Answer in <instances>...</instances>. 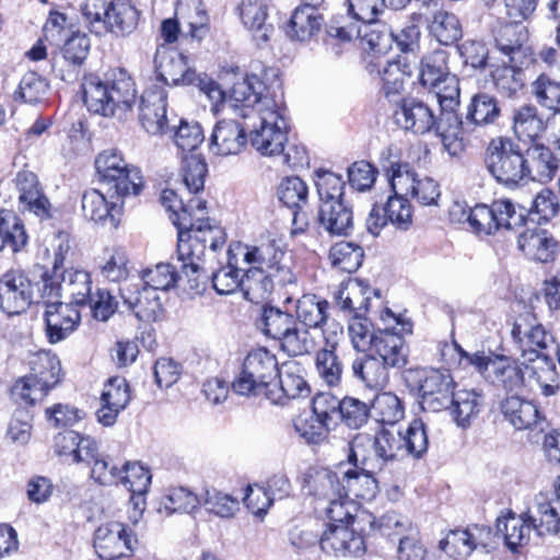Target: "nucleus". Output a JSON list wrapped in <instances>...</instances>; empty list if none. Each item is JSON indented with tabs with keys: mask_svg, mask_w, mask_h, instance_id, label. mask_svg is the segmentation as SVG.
<instances>
[{
	"mask_svg": "<svg viewBox=\"0 0 560 560\" xmlns=\"http://www.w3.org/2000/svg\"><path fill=\"white\" fill-rule=\"evenodd\" d=\"M30 373L12 387L16 400L33 405L42 400L60 381L61 364L49 351H38L31 355Z\"/></svg>",
	"mask_w": 560,
	"mask_h": 560,
	"instance_id": "obj_10",
	"label": "nucleus"
},
{
	"mask_svg": "<svg viewBox=\"0 0 560 560\" xmlns=\"http://www.w3.org/2000/svg\"><path fill=\"white\" fill-rule=\"evenodd\" d=\"M511 335L523 352L522 358L528 357L529 351L542 352L547 348L548 342L552 341L551 336L546 332L542 325L530 313L520 315L516 318Z\"/></svg>",
	"mask_w": 560,
	"mask_h": 560,
	"instance_id": "obj_29",
	"label": "nucleus"
},
{
	"mask_svg": "<svg viewBox=\"0 0 560 560\" xmlns=\"http://www.w3.org/2000/svg\"><path fill=\"white\" fill-rule=\"evenodd\" d=\"M536 509L539 524L535 525L539 535L556 534L560 528V498L556 494L555 499H549L540 493L536 497Z\"/></svg>",
	"mask_w": 560,
	"mask_h": 560,
	"instance_id": "obj_58",
	"label": "nucleus"
},
{
	"mask_svg": "<svg viewBox=\"0 0 560 560\" xmlns=\"http://www.w3.org/2000/svg\"><path fill=\"white\" fill-rule=\"evenodd\" d=\"M394 117L401 128L420 135L430 131L438 122L432 109L415 98L402 100Z\"/></svg>",
	"mask_w": 560,
	"mask_h": 560,
	"instance_id": "obj_32",
	"label": "nucleus"
},
{
	"mask_svg": "<svg viewBox=\"0 0 560 560\" xmlns=\"http://www.w3.org/2000/svg\"><path fill=\"white\" fill-rule=\"evenodd\" d=\"M320 549L330 556H359L364 552V540L347 525L328 524L319 539Z\"/></svg>",
	"mask_w": 560,
	"mask_h": 560,
	"instance_id": "obj_26",
	"label": "nucleus"
},
{
	"mask_svg": "<svg viewBox=\"0 0 560 560\" xmlns=\"http://www.w3.org/2000/svg\"><path fill=\"white\" fill-rule=\"evenodd\" d=\"M328 308L329 303L326 300L315 294H304L296 300L294 318L299 324L320 331L323 337V330L331 324L328 323Z\"/></svg>",
	"mask_w": 560,
	"mask_h": 560,
	"instance_id": "obj_38",
	"label": "nucleus"
},
{
	"mask_svg": "<svg viewBox=\"0 0 560 560\" xmlns=\"http://www.w3.org/2000/svg\"><path fill=\"white\" fill-rule=\"evenodd\" d=\"M238 13L244 26L252 32L257 43H266L269 39L273 28L266 23L268 13L264 0H242Z\"/></svg>",
	"mask_w": 560,
	"mask_h": 560,
	"instance_id": "obj_42",
	"label": "nucleus"
},
{
	"mask_svg": "<svg viewBox=\"0 0 560 560\" xmlns=\"http://www.w3.org/2000/svg\"><path fill=\"white\" fill-rule=\"evenodd\" d=\"M130 401L129 386L124 377L115 376L104 385L101 396V407L96 412L103 425H113L121 410Z\"/></svg>",
	"mask_w": 560,
	"mask_h": 560,
	"instance_id": "obj_30",
	"label": "nucleus"
},
{
	"mask_svg": "<svg viewBox=\"0 0 560 560\" xmlns=\"http://www.w3.org/2000/svg\"><path fill=\"white\" fill-rule=\"evenodd\" d=\"M525 161V180L540 183L549 182L556 174L558 168V158L553 149H549L542 144H533L524 153Z\"/></svg>",
	"mask_w": 560,
	"mask_h": 560,
	"instance_id": "obj_34",
	"label": "nucleus"
},
{
	"mask_svg": "<svg viewBox=\"0 0 560 560\" xmlns=\"http://www.w3.org/2000/svg\"><path fill=\"white\" fill-rule=\"evenodd\" d=\"M455 383L448 371L436 369L419 373L420 405L423 410L439 412L451 405Z\"/></svg>",
	"mask_w": 560,
	"mask_h": 560,
	"instance_id": "obj_18",
	"label": "nucleus"
},
{
	"mask_svg": "<svg viewBox=\"0 0 560 560\" xmlns=\"http://www.w3.org/2000/svg\"><path fill=\"white\" fill-rule=\"evenodd\" d=\"M520 250L530 260L547 264L560 253V242L548 231L526 230L517 240Z\"/></svg>",
	"mask_w": 560,
	"mask_h": 560,
	"instance_id": "obj_28",
	"label": "nucleus"
},
{
	"mask_svg": "<svg viewBox=\"0 0 560 560\" xmlns=\"http://www.w3.org/2000/svg\"><path fill=\"white\" fill-rule=\"evenodd\" d=\"M161 75L165 83L173 85H197L217 108L224 100L221 86L206 74L197 73L189 67L188 58L183 54L173 52L160 65Z\"/></svg>",
	"mask_w": 560,
	"mask_h": 560,
	"instance_id": "obj_14",
	"label": "nucleus"
},
{
	"mask_svg": "<svg viewBox=\"0 0 560 560\" xmlns=\"http://www.w3.org/2000/svg\"><path fill=\"white\" fill-rule=\"evenodd\" d=\"M32 296V282L23 272L11 270L0 278V308L8 315L24 312Z\"/></svg>",
	"mask_w": 560,
	"mask_h": 560,
	"instance_id": "obj_21",
	"label": "nucleus"
},
{
	"mask_svg": "<svg viewBox=\"0 0 560 560\" xmlns=\"http://www.w3.org/2000/svg\"><path fill=\"white\" fill-rule=\"evenodd\" d=\"M482 405V396L477 390L458 389L453 394L447 409L456 425L467 429L479 416Z\"/></svg>",
	"mask_w": 560,
	"mask_h": 560,
	"instance_id": "obj_41",
	"label": "nucleus"
},
{
	"mask_svg": "<svg viewBox=\"0 0 560 560\" xmlns=\"http://www.w3.org/2000/svg\"><path fill=\"white\" fill-rule=\"evenodd\" d=\"M485 165L497 183L516 188L526 184V167L521 147L511 138L492 139L485 152Z\"/></svg>",
	"mask_w": 560,
	"mask_h": 560,
	"instance_id": "obj_8",
	"label": "nucleus"
},
{
	"mask_svg": "<svg viewBox=\"0 0 560 560\" xmlns=\"http://www.w3.org/2000/svg\"><path fill=\"white\" fill-rule=\"evenodd\" d=\"M549 120H545L534 105H522L513 113V132L521 141H534L546 130Z\"/></svg>",
	"mask_w": 560,
	"mask_h": 560,
	"instance_id": "obj_45",
	"label": "nucleus"
},
{
	"mask_svg": "<svg viewBox=\"0 0 560 560\" xmlns=\"http://www.w3.org/2000/svg\"><path fill=\"white\" fill-rule=\"evenodd\" d=\"M81 86L86 108L104 117L124 119L137 96L133 80L122 69L115 71L106 81L97 75H85Z\"/></svg>",
	"mask_w": 560,
	"mask_h": 560,
	"instance_id": "obj_3",
	"label": "nucleus"
},
{
	"mask_svg": "<svg viewBox=\"0 0 560 560\" xmlns=\"http://www.w3.org/2000/svg\"><path fill=\"white\" fill-rule=\"evenodd\" d=\"M429 31L440 44L445 46L456 43L463 36L462 24L457 15L443 9L433 13Z\"/></svg>",
	"mask_w": 560,
	"mask_h": 560,
	"instance_id": "obj_54",
	"label": "nucleus"
},
{
	"mask_svg": "<svg viewBox=\"0 0 560 560\" xmlns=\"http://www.w3.org/2000/svg\"><path fill=\"white\" fill-rule=\"evenodd\" d=\"M295 318L273 306H264L259 318V328L268 337L280 340L293 327Z\"/></svg>",
	"mask_w": 560,
	"mask_h": 560,
	"instance_id": "obj_55",
	"label": "nucleus"
},
{
	"mask_svg": "<svg viewBox=\"0 0 560 560\" xmlns=\"http://www.w3.org/2000/svg\"><path fill=\"white\" fill-rule=\"evenodd\" d=\"M319 334L296 320L280 340L279 347L290 357L305 355L313 352L318 346Z\"/></svg>",
	"mask_w": 560,
	"mask_h": 560,
	"instance_id": "obj_51",
	"label": "nucleus"
},
{
	"mask_svg": "<svg viewBox=\"0 0 560 560\" xmlns=\"http://www.w3.org/2000/svg\"><path fill=\"white\" fill-rule=\"evenodd\" d=\"M20 208L40 221L51 217V203L42 190L37 176L30 171H21L15 177Z\"/></svg>",
	"mask_w": 560,
	"mask_h": 560,
	"instance_id": "obj_25",
	"label": "nucleus"
},
{
	"mask_svg": "<svg viewBox=\"0 0 560 560\" xmlns=\"http://www.w3.org/2000/svg\"><path fill=\"white\" fill-rule=\"evenodd\" d=\"M139 121L150 135H163L168 130L166 96L162 90H148L140 98Z\"/></svg>",
	"mask_w": 560,
	"mask_h": 560,
	"instance_id": "obj_27",
	"label": "nucleus"
},
{
	"mask_svg": "<svg viewBox=\"0 0 560 560\" xmlns=\"http://www.w3.org/2000/svg\"><path fill=\"white\" fill-rule=\"evenodd\" d=\"M357 36L361 37L366 47L374 54H386L394 43V33L386 24L378 23L376 20L363 24L357 30Z\"/></svg>",
	"mask_w": 560,
	"mask_h": 560,
	"instance_id": "obj_57",
	"label": "nucleus"
},
{
	"mask_svg": "<svg viewBox=\"0 0 560 560\" xmlns=\"http://www.w3.org/2000/svg\"><path fill=\"white\" fill-rule=\"evenodd\" d=\"M276 285L278 283L270 272L259 268H249L243 275L241 291L247 301L259 304L270 298Z\"/></svg>",
	"mask_w": 560,
	"mask_h": 560,
	"instance_id": "obj_49",
	"label": "nucleus"
},
{
	"mask_svg": "<svg viewBox=\"0 0 560 560\" xmlns=\"http://www.w3.org/2000/svg\"><path fill=\"white\" fill-rule=\"evenodd\" d=\"M527 40V32L522 22L511 20L509 24L500 27L495 36L497 47L505 55L511 56L518 52L523 44Z\"/></svg>",
	"mask_w": 560,
	"mask_h": 560,
	"instance_id": "obj_63",
	"label": "nucleus"
},
{
	"mask_svg": "<svg viewBox=\"0 0 560 560\" xmlns=\"http://www.w3.org/2000/svg\"><path fill=\"white\" fill-rule=\"evenodd\" d=\"M37 303L44 307L45 331L50 343L65 340L80 325L81 315L77 305L62 302L58 298H45L43 292H39Z\"/></svg>",
	"mask_w": 560,
	"mask_h": 560,
	"instance_id": "obj_17",
	"label": "nucleus"
},
{
	"mask_svg": "<svg viewBox=\"0 0 560 560\" xmlns=\"http://www.w3.org/2000/svg\"><path fill=\"white\" fill-rule=\"evenodd\" d=\"M318 223L330 235H348L353 229L352 208L345 199L320 203Z\"/></svg>",
	"mask_w": 560,
	"mask_h": 560,
	"instance_id": "obj_36",
	"label": "nucleus"
},
{
	"mask_svg": "<svg viewBox=\"0 0 560 560\" xmlns=\"http://www.w3.org/2000/svg\"><path fill=\"white\" fill-rule=\"evenodd\" d=\"M224 100L218 105L230 103V105L238 112V116L243 119H252L254 116L260 114L262 103L265 101L283 102L282 93H277L255 74L245 75L235 81L226 94L224 91ZM212 110L218 112L219 107L212 104Z\"/></svg>",
	"mask_w": 560,
	"mask_h": 560,
	"instance_id": "obj_12",
	"label": "nucleus"
},
{
	"mask_svg": "<svg viewBox=\"0 0 560 560\" xmlns=\"http://www.w3.org/2000/svg\"><path fill=\"white\" fill-rule=\"evenodd\" d=\"M245 121L243 125L234 120L219 121L210 138V149L218 155L237 154L246 143Z\"/></svg>",
	"mask_w": 560,
	"mask_h": 560,
	"instance_id": "obj_33",
	"label": "nucleus"
},
{
	"mask_svg": "<svg viewBox=\"0 0 560 560\" xmlns=\"http://www.w3.org/2000/svg\"><path fill=\"white\" fill-rule=\"evenodd\" d=\"M450 75L444 51H434L422 58L419 77L423 86H436V83Z\"/></svg>",
	"mask_w": 560,
	"mask_h": 560,
	"instance_id": "obj_61",
	"label": "nucleus"
},
{
	"mask_svg": "<svg viewBox=\"0 0 560 560\" xmlns=\"http://www.w3.org/2000/svg\"><path fill=\"white\" fill-rule=\"evenodd\" d=\"M372 409L378 422L395 427L405 416L400 399L393 393L376 395Z\"/></svg>",
	"mask_w": 560,
	"mask_h": 560,
	"instance_id": "obj_62",
	"label": "nucleus"
},
{
	"mask_svg": "<svg viewBox=\"0 0 560 560\" xmlns=\"http://www.w3.org/2000/svg\"><path fill=\"white\" fill-rule=\"evenodd\" d=\"M138 20L139 12L129 0L112 1L106 19V33L129 35L136 30Z\"/></svg>",
	"mask_w": 560,
	"mask_h": 560,
	"instance_id": "obj_52",
	"label": "nucleus"
},
{
	"mask_svg": "<svg viewBox=\"0 0 560 560\" xmlns=\"http://www.w3.org/2000/svg\"><path fill=\"white\" fill-rule=\"evenodd\" d=\"M236 250L245 264L270 272L279 287L295 284L296 277L281 238L261 235L253 244H238Z\"/></svg>",
	"mask_w": 560,
	"mask_h": 560,
	"instance_id": "obj_6",
	"label": "nucleus"
},
{
	"mask_svg": "<svg viewBox=\"0 0 560 560\" xmlns=\"http://www.w3.org/2000/svg\"><path fill=\"white\" fill-rule=\"evenodd\" d=\"M175 15L192 38L206 36L209 19L201 0H177Z\"/></svg>",
	"mask_w": 560,
	"mask_h": 560,
	"instance_id": "obj_46",
	"label": "nucleus"
},
{
	"mask_svg": "<svg viewBox=\"0 0 560 560\" xmlns=\"http://www.w3.org/2000/svg\"><path fill=\"white\" fill-rule=\"evenodd\" d=\"M370 352L387 368H401L407 363V348L397 332L383 328L376 330V337Z\"/></svg>",
	"mask_w": 560,
	"mask_h": 560,
	"instance_id": "obj_35",
	"label": "nucleus"
},
{
	"mask_svg": "<svg viewBox=\"0 0 560 560\" xmlns=\"http://www.w3.org/2000/svg\"><path fill=\"white\" fill-rule=\"evenodd\" d=\"M464 355L468 363L474 365L487 380L506 390L513 392L526 387L522 360L493 353L486 354L485 352L464 353Z\"/></svg>",
	"mask_w": 560,
	"mask_h": 560,
	"instance_id": "obj_13",
	"label": "nucleus"
},
{
	"mask_svg": "<svg viewBox=\"0 0 560 560\" xmlns=\"http://www.w3.org/2000/svg\"><path fill=\"white\" fill-rule=\"evenodd\" d=\"M109 199L97 189H89L82 196V211L85 218L94 222L109 220L114 225L120 214L122 199L108 192Z\"/></svg>",
	"mask_w": 560,
	"mask_h": 560,
	"instance_id": "obj_37",
	"label": "nucleus"
},
{
	"mask_svg": "<svg viewBox=\"0 0 560 560\" xmlns=\"http://www.w3.org/2000/svg\"><path fill=\"white\" fill-rule=\"evenodd\" d=\"M178 230L177 259L190 288H198L205 275L203 257L207 248L215 252L225 243L223 231L211 225L208 219L197 218L192 221L184 214Z\"/></svg>",
	"mask_w": 560,
	"mask_h": 560,
	"instance_id": "obj_2",
	"label": "nucleus"
},
{
	"mask_svg": "<svg viewBox=\"0 0 560 560\" xmlns=\"http://www.w3.org/2000/svg\"><path fill=\"white\" fill-rule=\"evenodd\" d=\"M435 130L441 138L444 150L451 156H458L464 151V142L460 131L467 129L465 122L456 114H441L435 124Z\"/></svg>",
	"mask_w": 560,
	"mask_h": 560,
	"instance_id": "obj_53",
	"label": "nucleus"
},
{
	"mask_svg": "<svg viewBox=\"0 0 560 560\" xmlns=\"http://www.w3.org/2000/svg\"><path fill=\"white\" fill-rule=\"evenodd\" d=\"M39 292L45 298L62 296L68 299L70 303L80 306L88 303L92 293V279L88 271L70 268L61 273L44 275Z\"/></svg>",
	"mask_w": 560,
	"mask_h": 560,
	"instance_id": "obj_15",
	"label": "nucleus"
},
{
	"mask_svg": "<svg viewBox=\"0 0 560 560\" xmlns=\"http://www.w3.org/2000/svg\"><path fill=\"white\" fill-rule=\"evenodd\" d=\"M137 539L121 523L101 525L94 535V546L103 559L112 560L131 553Z\"/></svg>",
	"mask_w": 560,
	"mask_h": 560,
	"instance_id": "obj_22",
	"label": "nucleus"
},
{
	"mask_svg": "<svg viewBox=\"0 0 560 560\" xmlns=\"http://www.w3.org/2000/svg\"><path fill=\"white\" fill-rule=\"evenodd\" d=\"M324 0H311L298 7L289 21L288 35L291 39L308 42L322 30L324 18L318 11V5Z\"/></svg>",
	"mask_w": 560,
	"mask_h": 560,
	"instance_id": "obj_31",
	"label": "nucleus"
},
{
	"mask_svg": "<svg viewBox=\"0 0 560 560\" xmlns=\"http://www.w3.org/2000/svg\"><path fill=\"white\" fill-rule=\"evenodd\" d=\"M523 373L526 376V387L539 389L545 396L556 395L560 389V374L551 358L540 351H529L528 357L522 358Z\"/></svg>",
	"mask_w": 560,
	"mask_h": 560,
	"instance_id": "obj_19",
	"label": "nucleus"
},
{
	"mask_svg": "<svg viewBox=\"0 0 560 560\" xmlns=\"http://www.w3.org/2000/svg\"><path fill=\"white\" fill-rule=\"evenodd\" d=\"M303 368L295 361H289L279 368L278 382L267 390L266 399L275 405H284L289 399H295L308 394V386L303 376Z\"/></svg>",
	"mask_w": 560,
	"mask_h": 560,
	"instance_id": "obj_23",
	"label": "nucleus"
},
{
	"mask_svg": "<svg viewBox=\"0 0 560 560\" xmlns=\"http://www.w3.org/2000/svg\"><path fill=\"white\" fill-rule=\"evenodd\" d=\"M501 115L498 100L487 93L475 94L467 106L466 127H486L494 124Z\"/></svg>",
	"mask_w": 560,
	"mask_h": 560,
	"instance_id": "obj_47",
	"label": "nucleus"
},
{
	"mask_svg": "<svg viewBox=\"0 0 560 560\" xmlns=\"http://www.w3.org/2000/svg\"><path fill=\"white\" fill-rule=\"evenodd\" d=\"M278 372L276 355L266 348L255 349L245 357L242 369L232 383V389L241 396L266 398Z\"/></svg>",
	"mask_w": 560,
	"mask_h": 560,
	"instance_id": "obj_11",
	"label": "nucleus"
},
{
	"mask_svg": "<svg viewBox=\"0 0 560 560\" xmlns=\"http://www.w3.org/2000/svg\"><path fill=\"white\" fill-rule=\"evenodd\" d=\"M389 183L393 191L416 200L420 206H439L440 185L429 176H419L408 164H392Z\"/></svg>",
	"mask_w": 560,
	"mask_h": 560,
	"instance_id": "obj_16",
	"label": "nucleus"
},
{
	"mask_svg": "<svg viewBox=\"0 0 560 560\" xmlns=\"http://www.w3.org/2000/svg\"><path fill=\"white\" fill-rule=\"evenodd\" d=\"M458 213V221L467 222L471 231L479 235H491L501 229L515 230L523 226L526 220L525 209L516 207L508 198L495 199L490 206L477 205L467 210L457 205L451 210V215L454 218Z\"/></svg>",
	"mask_w": 560,
	"mask_h": 560,
	"instance_id": "obj_5",
	"label": "nucleus"
},
{
	"mask_svg": "<svg viewBox=\"0 0 560 560\" xmlns=\"http://www.w3.org/2000/svg\"><path fill=\"white\" fill-rule=\"evenodd\" d=\"M120 295L124 304L133 312L140 322H156L163 313L160 294L144 284L141 287L129 284L121 288Z\"/></svg>",
	"mask_w": 560,
	"mask_h": 560,
	"instance_id": "obj_24",
	"label": "nucleus"
},
{
	"mask_svg": "<svg viewBox=\"0 0 560 560\" xmlns=\"http://www.w3.org/2000/svg\"><path fill=\"white\" fill-rule=\"evenodd\" d=\"M427 448L424 424L413 420L406 431L383 427L374 435L357 433L349 443L348 463L363 464L366 470H383L387 464L407 455L420 457Z\"/></svg>",
	"mask_w": 560,
	"mask_h": 560,
	"instance_id": "obj_1",
	"label": "nucleus"
},
{
	"mask_svg": "<svg viewBox=\"0 0 560 560\" xmlns=\"http://www.w3.org/2000/svg\"><path fill=\"white\" fill-rule=\"evenodd\" d=\"M532 92L537 102L548 108L560 112V79H551L547 74H540L532 84Z\"/></svg>",
	"mask_w": 560,
	"mask_h": 560,
	"instance_id": "obj_64",
	"label": "nucleus"
},
{
	"mask_svg": "<svg viewBox=\"0 0 560 560\" xmlns=\"http://www.w3.org/2000/svg\"><path fill=\"white\" fill-rule=\"evenodd\" d=\"M368 69L371 74L376 72L381 77L385 97L389 102L397 103L405 90V80L409 75L406 62L400 59L387 60L384 65L370 62Z\"/></svg>",
	"mask_w": 560,
	"mask_h": 560,
	"instance_id": "obj_39",
	"label": "nucleus"
},
{
	"mask_svg": "<svg viewBox=\"0 0 560 560\" xmlns=\"http://www.w3.org/2000/svg\"><path fill=\"white\" fill-rule=\"evenodd\" d=\"M341 337L342 327L338 323L332 322L327 329L323 330L325 347L316 352V371L328 386H337L341 382L343 364L336 353Z\"/></svg>",
	"mask_w": 560,
	"mask_h": 560,
	"instance_id": "obj_20",
	"label": "nucleus"
},
{
	"mask_svg": "<svg viewBox=\"0 0 560 560\" xmlns=\"http://www.w3.org/2000/svg\"><path fill=\"white\" fill-rule=\"evenodd\" d=\"M533 528L534 522L530 517L514 513L497 521V532L503 537L506 547L511 551H516L517 548L528 544Z\"/></svg>",
	"mask_w": 560,
	"mask_h": 560,
	"instance_id": "obj_44",
	"label": "nucleus"
},
{
	"mask_svg": "<svg viewBox=\"0 0 560 560\" xmlns=\"http://www.w3.org/2000/svg\"><path fill=\"white\" fill-rule=\"evenodd\" d=\"M351 370L353 376L371 389L383 387L388 380V368L371 352L354 359Z\"/></svg>",
	"mask_w": 560,
	"mask_h": 560,
	"instance_id": "obj_48",
	"label": "nucleus"
},
{
	"mask_svg": "<svg viewBox=\"0 0 560 560\" xmlns=\"http://www.w3.org/2000/svg\"><path fill=\"white\" fill-rule=\"evenodd\" d=\"M303 489L308 494L328 501L326 516L329 524L347 525L357 511L355 503L343 493L340 479L327 469H311L305 475Z\"/></svg>",
	"mask_w": 560,
	"mask_h": 560,
	"instance_id": "obj_7",
	"label": "nucleus"
},
{
	"mask_svg": "<svg viewBox=\"0 0 560 560\" xmlns=\"http://www.w3.org/2000/svg\"><path fill=\"white\" fill-rule=\"evenodd\" d=\"M504 418L516 429H530L541 421L538 407L517 395L506 397L501 404Z\"/></svg>",
	"mask_w": 560,
	"mask_h": 560,
	"instance_id": "obj_43",
	"label": "nucleus"
},
{
	"mask_svg": "<svg viewBox=\"0 0 560 560\" xmlns=\"http://www.w3.org/2000/svg\"><path fill=\"white\" fill-rule=\"evenodd\" d=\"M151 478L149 469L140 463L128 462L121 466L119 483L131 493L130 500L135 508H140L144 503L143 495L150 488Z\"/></svg>",
	"mask_w": 560,
	"mask_h": 560,
	"instance_id": "obj_50",
	"label": "nucleus"
},
{
	"mask_svg": "<svg viewBox=\"0 0 560 560\" xmlns=\"http://www.w3.org/2000/svg\"><path fill=\"white\" fill-rule=\"evenodd\" d=\"M27 235L21 220L11 211H0V250L5 246L19 252L26 245Z\"/></svg>",
	"mask_w": 560,
	"mask_h": 560,
	"instance_id": "obj_56",
	"label": "nucleus"
},
{
	"mask_svg": "<svg viewBox=\"0 0 560 560\" xmlns=\"http://www.w3.org/2000/svg\"><path fill=\"white\" fill-rule=\"evenodd\" d=\"M260 114L245 120L252 147L261 155L273 156L283 152L288 140V116L284 102L265 101Z\"/></svg>",
	"mask_w": 560,
	"mask_h": 560,
	"instance_id": "obj_4",
	"label": "nucleus"
},
{
	"mask_svg": "<svg viewBox=\"0 0 560 560\" xmlns=\"http://www.w3.org/2000/svg\"><path fill=\"white\" fill-rule=\"evenodd\" d=\"M363 249L350 242L336 243L329 250L331 265L343 272L352 273L358 270L363 260Z\"/></svg>",
	"mask_w": 560,
	"mask_h": 560,
	"instance_id": "obj_59",
	"label": "nucleus"
},
{
	"mask_svg": "<svg viewBox=\"0 0 560 560\" xmlns=\"http://www.w3.org/2000/svg\"><path fill=\"white\" fill-rule=\"evenodd\" d=\"M183 272L179 273L177 268L168 262L156 264L152 268H148L142 273L144 285L158 291H167L175 287L177 281L182 278Z\"/></svg>",
	"mask_w": 560,
	"mask_h": 560,
	"instance_id": "obj_60",
	"label": "nucleus"
},
{
	"mask_svg": "<svg viewBox=\"0 0 560 560\" xmlns=\"http://www.w3.org/2000/svg\"><path fill=\"white\" fill-rule=\"evenodd\" d=\"M354 466L353 469L343 471L340 485L343 488V493L349 497L352 494L355 498L363 500H372L378 493V483L374 478V474L378 470H366L363 464L350 463Z\"/></svg>",
	"mask_w": 560,
	"mask_h": 560,
	"instance_id": "obj_40",
	"label": "nucleus"
},
{
	"mask_svg": "<svg viewBox=\"0 0 560 560\" xmlns=\"http://www.w3.org/2000/svg\"><path fill=\"white\" fill-rule=\"evenodd\" d=\"M95 170L98 182L107 192H114L117 199L137 196L142 189L143 178L140 170L129 164L117 150L109 149L98 153Z\"/></svg>",
	"mask_w": 560,
	"mask_h": 560,
	"instance_id": "obj_9",
	"label": "nucleus"
}]
</instances>
